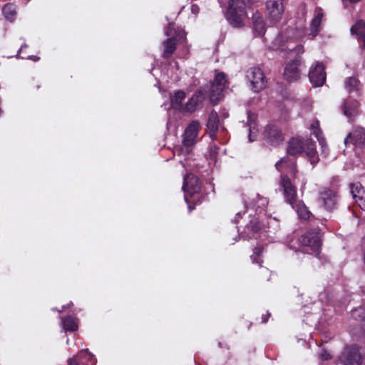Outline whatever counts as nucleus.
<instances>
[{
	"label": "nucleus",
	"mask_w": 365,
	"mask_h": 365,
	"mask_svg": "<svg viewBox=\"0 0 365 365\" xmlns=\"http://www.w3.org/2000/svg\"><path fill=\"white\" fill-rule=\"evenodd\" d=\"M251 258L252 259V262H255V257H253V256H252V257H251Z\"/></svg>",
	"instance_id": "45"
},
{
	"label": "nucleus",
	"mask_w": 365,
	"mask_h": 365,
	"mask_svg": "<svg viewBox=\"0 0 365 365\" xmlns=\"http://www.w3.org/2000/svg\"><path fill=\"white\" fill-rule=\"evenodd\" d=\"M219 118L216 113L212 112L209 116L207 128V133L212 139H215L218 130Z\"/></svg>",
	"instance_id": "21"
},
{
	"label": "nucleus",
	"mask_w": 365,
	"mask_h": 365,
	"mask_svg": "<svg viewBox=\"0 0 365 365\" xmlns=\"http://www.w3.org/2000/svg\"><path fill=\"white\" fill-rule=\"evenodd\" d=\"M323 17L322 10L318 8L315 10V15L310 24L311 33L313 36H315L318 32Z\"/></svg>",
	"instance_id": "25"
},
{
	"label": "nucleus",
	"mask_w": 365,
	"mask_h": 365,
	"mask_svg": "<svg viewBox=\"0 0 365 365\" xmlns=\"http://www.w3.org/2000/svg\"><path fill=\"white\" fill-rule=\"evenodd\" d=\"M350 31L351 34H355L363 42L364 48H365V21L359 20L356 24L351 26Z\"/></svg>",
	"instance_id": "23"
},
{
	"label": "nucleus",
	"mask_w": 365,
	"mask_h": 365,
	"mask_svg": "<svg viewBox=\"0 0 365 365\" xmlns=\"http://www.w3.org/2000/svg\"><path fill=\"white\" fill-rule=\"evenodd\" d=\"M311 129L312 130L313 134L316 136L319 143V145L322 147V153H324L326 156L327 155V148L325 139L323 138L322 135V130L319 128V122L318 120L314 121L311 125Z\"/></svg>",
	"instance_id": "22"
},
{
	"label": "nucleus",
	"mask_w": 365,
	"mask_h": 365,
	"mask_svg": "<svg viewBox=\"0 0 365 365\" xmlns=\"http://www.w3.org/2000/svg\"><path fill=\"white\" fill-rule=\"evenodd\" d=\"M306 155L309 158L311 164L314 166L319 162V158L317 155L314 143L311 139L304 140V150Z\"/></svg>",
	"instance_id": "19"
},
{
	"label": "nucleus",
	"mask_w": 365,
	"mask_h": 365,
	"mask_svg": "<svg viewBox=\"0 0 365 365\" xmlns=\"http://www.w3.org/2000/svg\"><path fill=\"white\" fill-rule=\"evenodd\" d=\"M351 317L356 321L364 322L365 324V309L359 307L351 312Z\"/></svg>",
	"instance_id": "32"
},
{
	"label": "nucleus",
	"mask_w": 365,
	"mask_h": 365,
	"mask_svg": "<svg viewBox=\"0 0 365 365\" xmlns=\"http://www.w3.org/2000/svg\"><path fill=\"white\" fill-rule=\"evenodd\" d=\"M179 40H184L185 38V33L184 31L180 30L178 34Z\"/></svg>",
	"instance_id": "39"
},
{
	"label": "nucleus",
	"mask_w": 365,
	"mask_h": 365,
	"mask_svg": "<svg viewBox=\"0 0 365 365\" xmlns=\"http://www.w3.org/2000/svg\"><path fill=\"white\" fill-rule=\"evenodd\" d=\"M249 139H250V142H252V141H253V140H254L252 138V137H251V134H250V135H249Z\"/></svg>",
	"instance_id": "44"
},
{
	"label": "nucleus",
	"mask_w": 365,
	"mask_h": 365,
	"mask_svg": "<svg viewBox=\"0 0 365 365\" xmlns=\"http://www.w3.org/2000/svg\"><path fill=\"white\" fill-rule=\"evenodd\" d=\"M280 185L283 189L285 202L289 204L292 207H294V205L298 200L297 189L287 175H281Z\"/></svg>",
	"instance_id": "4"
},
{
	"label": "nucleus",
	"mask_w": 365,
	"mask_h": 365,
	"mask_svg": "<svg viewBox=\"0 0 365 365\" xmlns=\"http://www.w3.org/2000/svg\"><path fill=\"white\" fill-rule=\"evenodd\" d=\"M62 327L65 331H75L78 329V324L76 319L71 317L62 318Z\"/></svg>",
	"instance_id": "30"
},
{
	"label": "nucleus",
	"mask_w": 365,
	"mask_h": 365,
	"mask_svg": "<svg viewBox=\"0 0 365 365\" xmlns=\"http://www.w3.org/2000/svg\"><path fill=\"white\" fill-rule=\"evenodd\" d=\"M247 228L251 230L253 232H256L259 230V225L257 220H252L247 226Z\"/></svg>",
	"instance_id": "34"
},
{
	"label": "nucleus",
	"mask_w": 365,
	"mask_h": 365,
	"mask_svg": "<svg viewBox=\"0 0 365 365\" xmlns=\"http://www.w3.org/2000/svg\"><path fill=\"white\" fill-rule=\"evenodd\" d=\"M262 252V248H255V252H254V254L256 257H259L260 256L261 253Z\"/></svg>",
	"instance_id": "40"
},
{
	"label": "nucleus",
	"mask_w": 365,
	"mask_h": 365,
	"mask_svg": "<svg viewBox=\"0 0 365 365\" xmlns=\"http://www.w3.org/2000/svg\"><path fill=\"white\" fill-rule=\"evenodd\" d=\"M68 365H80L79 363L77 361V359L76 357H73L72 359H69Z\"/></svg>",
	"instance_id": "37"
},
{
	"label": "nucleus",
	"mask_w": 365,
	"mask_h": 365,
	"mask_svg": "<svg viewBox=\"0 0 365 365\" xmlns=\"http://www.w3.org/2000/svg\"><path fill=\"white\" fill-rule=\"evenodd\" d=\"M267 321V319L264 317H262V322H266Z\"/></svg>",
	"instance_id": "42"
},
{
	"label": "nucleus",
	"mask_w": 365,
	"mask_h": 365,
	"mask_svg": "<svg viewBox=\"0 0 365 365\" xmlns=\"http://www.w3.org/2000/svg\"><path fill=\"white\" fill-rule=\"evenodd\" d=\"M358 106L359 103L353 99L345 101L341 106L344 115L349 118L358 114Z\"/></svg>",
	"instance_id": "20"
},
{
	"label": "nucleus",
	"mask_w": 365,
	"mask_h": 365,
	"mask_svg": "<svg viewBox=\"0 0 365 365\" xmlns=\"http://www.w3.org/2000/svg\"><path fill=\"white\" fill-rule=\"evenodd\" d=\"M185 98V93L182 91H176L173 96L171 98V106L180 111L184 112L185 105L182 104V101Z\"/></svg>",
	"instance_id": "24"
},
{
	"label": "nucleus",
	"mask_w": 365,
	"mask_h": 365,
	"mask_svg": "<svg viewBox=\"0 0 365 365\" xmlns=\"http://www.w3.org/2000/svg\"><path fill=\"white\" fill-rule=\"evenodd\" d=\"M291 51L295 53L296 54H300V53H304V48H303V46H301V45H299L297 46H296L295 48H289Z\"/></svg>",
	"instance_id": "36"
},
{
	"label": "nucleus",
	"mask_w": 365,
	"mask_h": 365,
	"mask_svg": "<svg viewBox=\"0 0 365 365\" xmlns=\"http://www.w3.org/2000/svg\"><path fill=\"white\" fill-rule=\"evenodd\" d=\"M191 11L192 14H197L200 11V8L197 5H192Z\"/></svg>",
	"instance_id": "38"
},
{
	"label": "nucleus",
	"mask_w": 365,
	"mask_h": 365,
	"mask_svg": "<svg viewBox=\"0 0 365 365\" xmlns=\"http://www.w3.org/2000/svg\"><path fill=\"white\" fill-rule=\"evenodd\" d=\"M319 357L323 361H327L331 358V355L327 351H322L319 354Z\"/></svg>",
	"instance_id": "35"
},
{
	"label": "nucleus",
	"mask_w": 365,
	"mask_h": 365,
	"mask_svg": "<svg viewBox=\"0 0 365 365\" xmlns=\"http://www.w3.org/2000/svg\"><path fill=\"white\" fill-rule=\"evenodd\" d=\"M299 65V60L295 59L289 63H287L284 68V78L288 81H297L299 76H300V71L298 68V66Z\"/></svg>",
	"instance_id": "16"
},
{
	"label": "nucleus",
	"mask_w": 365,
	"mask_h": 365,
	"mask_svg": "<svg viewBox=\"0 0 365 365\" xmlns=\"http://www.w3.org/2000/svg\"><path fill=\"white\" fill-rule=\"evenodd\" d=\"M299 241L302 246L309 248L313 252L317 253L321 247L320 232L317 230L309 231L301 236Z\"/></svg>",
	"instance_id": "6"
},
{
	"label": "nucleus",
	"mask_w": 365,
	"mask_h": 365,
	"mask_svg": "<svg viewBox=\"0 0 365 365\" xmlns=\"http://www.w3.org/2000/svg\"><path fill=\"white\" fill-rule=\"evenodd\" d=\"M182 190L190 195L200 192V186L198 178L193 174H188L184 178Z\"/></svg>",
	"instance_id": "15"
},
{
	"label": "nucleus",
	"mask_w": 365,
	"mask_h": 365,
	"mask_svg": "<svg viewBox=\"0 0 365 365\" xmlns=\"http://www.w3.org/2000/svg\"><path fill=\"white\" fill-rule=\"evenodd\" d=\"M246 3L244 0H230L227 19L233 27H241L247 16Z\"/></svg>",
	"instance_id": "1"
},
{
	"label": "nucleus",
	"mask_w": 365,
	"mask_h": 365,
	"mask_svg": "<svg viewBox=\"0 0 365 365\" xmlns=\"http://www.w3.org/2000/svg\"><path fill=\"white\" fill-rule=\"evenodd\" d=\"M352 3H356V2H358L360 0H349Z\"/></svg>",
	"instance_id": "43"
},
{
	"label": "nucleus",
	"mask_w": 365,
	"mask_h": 365,
	"mask_svg": "<svg viewBox=\"0 0 365 365\" xmlns=\"http://www.w3.org/2000/svg\"><path fill=\"white\" fill-rule=\"evenodd\" d=\"M339 361L342 365H361L363 359L359 347L355 344L346 346L339 356Z\"/></svg>",
	"instance_id": "2"
},
{
	"label": "nucleus",
	"mask_w": 365,
	"mask_h": 365,
	"mask_svg": "<svg viewBox=\"0 0 365 365\" xmlns=\"http://www.w3.org/2000/svg\"><path fill=\"white\" fill-rule=\"evenodd\" d=\"M206 93L207 92L202 89L197 90L185 103L184 108L185 111L192 113L197 110L202 106L205 98Z\"/></svg>",
	"instance_id": "10"
},
{
	"label": "nucleus",
	"mask_w": 365,
	"mask_h": 365,
	"mask_svg": "<svg viewBox=\"0 0 365 365\" xmlns=\"http://www.w3.org/2000/svg\"><path fill=\"white\" fill-rule=\"evenodd\" d=\"M200 129V125L197 121L191 122L185 129L183 135V146L185 148L186 153L190 152V148L197 142Z\"/></svg>",
	"instance_id": "7"
},
{
	"label": "nucleus",
	"mask_w": 365,
	"mask_h": 365,
	"mask_svg": "<svg viewBox=\"0 0 365 365\" xmlns=\"http://www.w3.org/2000/svg\"><path fill=\"white\" fill-rule=\"evenodd\" d=\"M275 168L279 172H282L284 169L289 170L293 177H296V161L293 158L289 157L281 158L275 163Z\"/></svg>",
	"instance_id": "17"
},
{
	"label": "nucleus",
	"mask_w": 365,
	"mask_h": 365,
	"mask_svg": "<svg viewBox=\"0 0 365 365\" xmlns=\"http://www.w3.org/2000/svg\"><path fill=\"white\" fill-rule=\"evenodd\" d=\"M226 83L225 73H219L215 75V79L207 91L211 103L216 104L222 98Z\"/></svg>",
	"instance_id": "3"
},
{
	"label": "nucleus",
	"mask_w": 365,
	"mask_h": 365,
	"mask_svg": "<svg viewBox=\"0 0 365 365\" xmlns=\"http://www.w3.org/2000/svg\"><path fill=\"white\" fill-rule=\"evenodd\" d=\"M350 191L356 203L365 211V188L360 182L350 185Z\"/></svg>",
	"instance_id": "13"
},
{
	"label": "nucleus",
	"mask_w": 365,
	"mask_h": 365,
	"mask_svg": "<svg viewBox=\"0 0 365 365\" xmlns=\"http://www.w3.org/2000/svg\"><path fill=\"white\" fill-rule=\"evenodd\" d=\"M309 77L310 82L314 86H322L326 80L324 65L321 63H317L314 66L311 67Z\"/></svg>",
	"instance_id": "9"
},
{
	"label": "nucleus",
	"mask_w": 365,
	"mask_h": 365,
	"mask_svg": "<svg viewBox=\"0 0 365 365\" xmlns=\"http://www.w3.org/2000/svg\"><path fill=\"white\" fill-rule=\"evenodd\" d=\"M319 200L327 210H332L336 202V194L334 191L324 188L320 192Z\"/></svg>",
	"instance_id": "14"
},
{
	"label": "nucleus",
	"mask_w": 365,
	"mask_h": 365,
	"mask_svg": "<svg viewBox=\"0 0 365 365\" xmlns=\"http://www.w3.org/2000/svg\"><path fill=\"white\" fill-rule=\"evenodd\" d=\"M176 41L177 36L170 38L163 42V58H168L172 56L176 49Z\"/></svg>",
	"instance_id": "26"
},
{
	"label": "nucleus",
	"mask_w": 365,
	"mask_h": 365,
	"mask_svg": "<svg viewBox=\"0 0 365 365\" xmlns=\"http://www.w3.org/2000/svg\"><path fill=\"white\" fill-rule=\"evenodd\" d=\"M266 10L273 22L279 21L284 11L283 0H267Z\"/></svg>",
	"instance_id": "8"
},
{
	"label": "nucleus",
	"mask_w": 365,
	"mask_h": 365,
	"mask_svg": "<svg viewBox=\"0 0 365 365\" xmlns=\"http://www.w3.org/2000/svg\"><path fill=\"white\" fill-rule=\"evenodd\" d=\"M293 208L296 210L298 216L302 220H307L312 215L311 212L302 200H297Z\"/></svg>",
	"instance_id": "27"
},
{
	"label": "nucleus",
	"mask_w": 365,
	"mask_h": 365,
	"mask_svg": "<svg viewBox=\"0 0 365 365\" xmlns=\"http://www.w3.org/2000/svg\"><path fill=\"white\" fill-rule=\"evenodd\" d=\"M256 198H257V202L256 205H253V207L257 209H264L268 204V200L267 198L259 196L258 194L256 195Z\"/></svg>",
	"instance_id": "33"
},
{
	"label": "nucleus",
	"mask_w": 365,
	"mask_h": 365,
	"mask_svg": "<svg viewBox=\"0 0 365 365\" xmlns=\"http://www.w3.org/2000/svg\"><path fill=\"white\" fill-rule=\"evenodd\" d=\"M252 21L254 24V26L255 30L259 33V34L262 35L264 34L265 28L264 23L263 21L262 16L258 11L253 14Z\"/></svg>",
	"instance_id": "28"
},
{
	"label": "nucleus",
	"mask_w": 365,
	"mask_h": 365,
	"mask_svg": "<svg viewBox=\"0 0 365 365\" xmlns=\"http://www.w3.org/2000/svg\"><path fill=\"white\" fill-rule=\"evenodd\" d=\"M247 77L255 92H259L265 88L267 81L261 68L258 67L250 68L247 71Z\"/></svg>",
	"instance_id": "5"
},
{
	"label": "nucleus",
	"mask_w": 365,
	"mask_h": 365,
	"mask_svg": "<svg viewBox=\"0 0 365 365\" xmlns=\"http://www.w3.org/2000/svg\"><path fill=\"white\" fill-rule=\"evenodd\" d=\"M349 143H353L357 146L365 147V129L357 128L350 133L344 138L345 145H347Z\"/></svg>",
	"instance_id": "12"
},
{
	"label": "nucleus",
	"mask_w": 365,
	"mask_h": 365,
	"mask_svg": "<svg viewBox=\"0 0 365 365\" xmlns=\"http://www.w3.org/2000/svg\"><path fill=\"white\" fill-rule=\"evenodd\" d=\"M265 140L272 145H279L284 140L282 132L275 126H267L264 131Z\"/></svg>",
	"instance_id": "11"
},
{
	"label": "nucleus",
	"mask_w": 365,
	"mask_h": 365,
	"mask_svg": "<svg viewBox=\"0 0 365 365\" xmlns=\"http://www.w3.org/2000/svg\"><path fill=\"white\" fill-rule=\"evenodd\" d=\"M166 35H168V36L169 35V33L168 31H166Z\"/></svg>",
	"instance_id": "46"
},
{
	"label": "nucleus",
	"mask_w": 365,
	"mask_h": 365,
	"mask_svg": "<svg viewBox=\"0 0 365 365\" xmlns=\"http://www.w3.org/2000/svg\"><path fill=\"white\" fill-rule=\"evenodd\" d=\"M304 140L294 138L289 140L287 145V153L292 156L299 155L304 152Z\"/></svg>",
	"instance_id": "18"
},
{
	"label": "nucleus",
	"mask_w": 365,
	"mask_h": 365,
	"mask_svg": "<svg viewBox=\"0 0 365 365\" xmlns=\"http://www.w3.org/2000/svg\"><path fill=\"white\" fill-rule=\"evenodd\" d=\"M344 88L349 93L357 92L360 88V82L355 77H349L344 81Z\"/></svg>",
	"instance_id": "29"
},
{
	"label": "nucleus",
	"mask_w": 365,
	"mask_h": 365,
	"mask_svg": "<svg viewBox=\"0 0 365 365\" xmlns=\"http://www.w3.org/2000/svg\"><path fill=\"white\" fill-rule=\"evenodd\" d=\"M29 58L34 60V61H37L39 60V58L36 56H30Z\"/></svg>",
	"instance_id": "41"
},
{
	"label": "nucleus",
	"mask_w": 365,
	"mask_h": 365,
	"mask_svg": "<svg viewBox=\"0 0 365 365\" xmlns=\"http://www.w3.org/2000/svg\"><path fill=\"white\" fill-rule=\"evenodd\" d=\"M3 14L5 18L11 21L14 19L16 14V8L14 4H6L3 8Z\"/></svg>",
	"instance_id": "31"
}]
</instances>
